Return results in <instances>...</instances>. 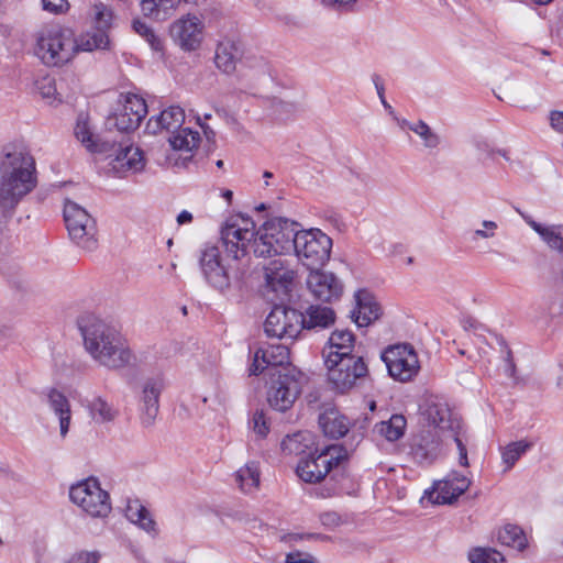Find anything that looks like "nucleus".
Here are the masks:
<instances>
[{"label": "nucleus", "instance_id": "nucleus-49", "mask_svg": "<svg viewBox=\"0 0 563 563\" xmlns=\"http://www.w3.org/2000/svg\"><path fill=\"white\" fill-rule=\"evenodd\" d=\"M113 125L121 132L133 131L140 125V121L135 120L133 117L126 114V112L119 111L113 117Z\"/></svg>", "mask_w": 563, "mask_h": 563}, {"label": "nucleus", "instance_id": "nucleus-35", "mask_svg": "<svg viewBox=\"0 0 563 563\" xmlns=\"http://www.w3.org/2000/svg\"><path fill=\"white\" fill-rule=\"evenodd\" d=\"M240 59V49L233 42L227 41L218 44L216 49L214 62L217 67L225 73L231 74L236 68Z\"/></svg>", "mask_w": 563, "mask_h": 563}, {"label": "nucleus", "instance_id": "nucleus-23", "mask_svg": "<svg viewBox=\"0 0 563 563\" xmlns=\"http://www.w3.org/2000/svg\"><path fill=\"white\" fill-rule=\"evenodd\" d=\"M354 300L355 307L351 310V318L358 328L368 327L382 317L383 308L368 290H357Z\"/></svg>", "mask_w": 563, "mask_h": 563}, {"label": "nucleus", "instance_id": "nucleus-27", "mask_svg": "<svg viewBox=\"0 0 563 563\" xmlns=\"http://www.w3.org/2000/svg\"><path fill=\"white\" fill-rule=\"evenodd\" d=\"M355 336L350 330H335L331 333L327 345L323 349V357L331 358L354 355Z\"/></svg>", "mask_w": 563, "mask_h": 563}, {"label": "nucleus", "instance_id": "nucleus-14", "mask_svg": "<svg viewBox=\"0 0 563 563\" xmlns=\"http://www.w3.org/2000/svg\"><path fill=\"white\" fill-rule=\"evenodd\" d=\"M388 374L402 383L411 380L420 369L415 349L410 344H396L385 349L380 355Z\"/></svg>", "mask_w": 563, "mask_h": 563}, {"label": "nucleus", "instance_id": "nucleus-30", "mask_svg": "<svg viewBox=\"0 0 563 563\" xmlns=\"http://www.w3.org/2000/svg\"><path fill=\"white\" fill-rule=\"evenodd\" d=\"M82 406L96 423L112 422L119 416V410L100 395L85 399Z\"/></svg>", "mask_w": 563, "mask_h": 563}, {"label": "nucleus", "instance_id": "nucleus-62", "mask_svg": "<svg viewBox=\"0 0 563 563\" xmlns=\"http://www.w3.org/2000/svg\"><path fill=\"white\" fill-rule=\"evenodd\" d=\"M356 0H322V2L327 5L338 4L340 7H346L355 3Z\"/></svg>", "mask_w": 563, "mask_h": 563}, {"label": "nucleus", "instance_id": "nucleus-24", "mask_svg": "<svg viewBox=\"0 0 563 563\" xmlns=\"http://www.w3.org/2000/svg\"><path fill=\"white\" fill-rule=\"evenodd\" d=\"M295 271L278 258L265 267L266 285L275 292L287 294L295 278Z\"/></svg>", "mask_w": 563, "mask_h": 563}, {"label": "nucleus", "instance_id": "nucleus-31", "mask_svg": "<svg viewBox=\"0 0 563 563\" xmlns=\"http://www.w3.org/2000/svg\"><path fill=\"white\" fill-rule=\"evenodd\" d=\"M334 320L335 314L331 308L311 305L307 308L305 314L301 313L300 331L302 329H325L333 324Z\"/></svg>", "mask_w": 563, "mask_h": 563}, {"label": "nucleus", "instance_id": "nucleus-50", "mask_svg": "<svg viewBox=\"0 0 563 563\" xmlns=\"http://www.w3.org/2000/svg\"><path fill=\"white\" fill-rule=\"evenodd\" d=\"M253 431L261 438H265L269 432L267 419L262 410H256L251 419Z\"/></svg>", "mask_w": 563, "mask_h": 563}, {"label": "nucleus", "instance_id": "nucleus-15", "mask_svg": "<svg viewBox=\"0 0 563 563\" xmlns=\"http://www.w3.org/2000/svg\"><path fill=\"white\" fill-rule=\"evenodd\" d=\"M301 312L285 306H274L264 322L267 336L295 339L300 333Z\"/></svg>", "mask_w": 563, "mask_h": 563}, {"label": "nucleus", "instance_id": "nucleus-36", "mask_svg": "<svg viewBox=\"0 0 563 563\" xmlns=\"http://www.w3.org/2000/svg\"><path fill=\"white\" fill-rule=\"evenodd\" d=\"M75 136L90 153L108 152L109 140H97L90 131L87 120L82 117L77 120Z\"/></svg>", "mask_w": 563, "mask_h": 563}, {"label": "nucleus", "instance_id": "nucleus-32", "mask_svg": "<svg viewBox=\"0 0 563 563\" xmlns=\"http://www.w3.org/2000/svg\"><path fill=\"white\" fill-rule=\"evenodd\" d=\"M319 426L324 435L339 439L349 431V421L335 409H329L319 416Z\"/></svg>", "mask_w": 563, "mask_h": 563}, {"label": "nucleus", "instance_id": "nucleus-53", "mask_svg": "<svg viewBox=\"0 0 563 563\" xmlns=\"http://www.w3.org/2000/svg\"><path fill=\"white\" fill-rule=\"evenodd\" d=\"M483 229H477L473 233V240L481 239H490L495 235V232L498 228L495 221L485 220L482 223Z\"/></svg>", "mask_w": 563, "mask_h": 563}, {"label": "nucleus", "instance_id": "nucleus-11", "mask_svg": "<svg viewBox=\"0 0 563 563\" xmlns=\"http://www.w3.org/2000/svg\"><path fill=\"white\" fill-rule=\"evenodd\" d=\"M70 500L92 518H106L111 511L109 494L96 478H87L69 489Z\"/></svg>", "mask_w": 563, "mask_h": 563}, {"label": "nucleus", "instance_id": "nucleus-42", "mask_svg": "<svg viewBox=\"0 0 563 563\" xmlns=\"http://www.w3.org/2000/svg\"><path fill=\"white\" fill-rule=\"evenodd\" d=\"M406 427L407 420L402 415H393L389 420L376 424V430L386 440L394 442L404 435Z\"/></svg>", "mask_w": 563, "mask_h": 563}, {"label": "nucleus", "instance_id": "nucleus-1", "mask_svg": "<svg viewBox=\"0 0 563 563\" xmlns=\"http://www.w3.org/2000/svg\"><path fill=\"white\" fill-rule=\"evenodd\" d=\"M36 185L33 156L21 147L5 146L0 155V217L10 214Z\"/></svg>", "mask_w": 563, "mask_h": 563}, {"label": "nucleus", "instance_id": "nucleus-6", "mask_svg": "<svg viewBox=\"0 0 563 563\" xmlns=\"http://www.w3.org/2000/svg\"><path fill=\"white\" fill-rule=\"evenodd\" d=\"M427 417L432 428L427 430H434L442 435L443 440L452 439L459 450V463L461 466H468L466 445L462 440V421L453 415L446 404H431L427 409Z\"/></svg>", "mask_w": 563, "mask_h": 563}, {"label": "nucleus", "instance_id": "nucleus-22", "mask_svg": "<svg viewBox=\"0 0 563 563\" xmlns=\"http://www.w3.org/2000/svg\"><path fill=\"white\" fill-rule=\"evenodd\" d=\"M202 21L191 14L176 20L170 25V35L185 51H195L202 41Z\"/></svg>", "mask_w": 563, "mask_h": 563}, {"label": "nucleus", "instance_id": "nucleus-13", "mask_svg": "<svg viewBox=\"0 0 563 563\" xmlns=\"http://www.w3.org/2000/svg\"><path fill=\"white\" fill-rule=\"evenodd\" d=\"M199 267L210 287L222 294L230 290L233 277L229 266L223 262L219 246L203 245L199 254Z\"/></svg>", "mask_w": 563, "mask_h": 563}, {"label": "nucleus", "instance_id": "nucleus-52", "mask_svg": "<svg viewBox=\"0 0 563 563\" xmlns=\"http://www.w3.org/2000/svg\"><path fill=\"white\" fill-rule=\"evenodd\" d=\"M100 553L97 551H79L70 555L65 563H99Z\"/></svg>", "mask_w": 563, "mask_h": 563}, {"label": "nucleus", "instance_id": "nucleus-10", "mask_svg": "<svg viewBox=\"0 0 563 563\" xmlns=\"http://www.w3.org/2000/svg\"><path fill=\"white\" fill-rule=\"evenodd\" d=\"M64 220L70 239L82 250L97 249V227L95 219L78 203L66 200Z\"/></svg>", "mask_w": 563, "mask_h": 563}, {"label": "nucleus", "instance_id": "nucleus-45", "mask_svg": "<svg viewBox=\"0 0 563 563\" xmlns=\"http://www.w3.org/2000/svg\"><path fill=\"white\" fill-rule=\"evenodd\" d=\"M531 444L527 441H516L506 445L501 452L503 462L506 464V471H509L516 462L530 449Z\"/></svg>", "mask_w": 563, "mask_h": 563}, {"label": "nucleus", "instance_id": "nucleus-59", "mask_svg": "<svg viewBox=\"0 0 563 563\" xmlns=\"http://www.w3.org/2000/svg\"><path fill=\"white\" fill-rule=\"evenodd\" d=\"M133 29L142 37L146 36V34L153 30L145 22H143L141 20H135L133 22Z\"/></svg>", "mask_w": 563, "mask_h": 563}, {"label": "nucleus", "instance_id": "nucleus-58", "mask_svg": "<svg viewBox=\"0 0 563 563\" xmlns=\"http://www.w3.org/2000/svg\"><path fill=\"white\" fill-rule=\"evenodd\" d=\"M322 525L328 527H335L340 525L341 518L336 512H324L320 516Z\"/></svg>", "mask_w": 563, "mask_h": 563}, {"label": "nucleus", "instance_id": "nucleus-21", "mask_svg": "<svg viewBox=\"0 0 563 563\" xmlns=\"http://www.w3.org/2000/svg\"><path fill=\"white\" fill-rule=\"evenodd\" d=\"M300 224L286 218H274L262 227L266 239H271L280 255L290 254Z\"/></svg>", "mask_w": 563, "mask_h": 563}, {"label": "nucleus", "instance_id": "nucleus-43", "mask_svg": "<svg viewBox=\"0 0 563 563\" xmlns=\"http://www.w3.org/2000/svg\"><path fill=\"white\" fill-rule=\"evenodd\" d=\"M251 249L256 257H272L280 255L271 239L265 238V233L260 228L254 231Z\"/></svg>", "mask_w": 563, "mask_h": 563}, {"label": "nucleus", "instance_id": "nucleus-44", "mask_svg": "<svg viewBox=\"0 0 563 563\" xmlns=\"http://www.w3.org/2000/svg\"><path fill=\"white\" fill-rule=\"evenodd\" d=\"M120 111L126 112V114L142 122L147 113V106L142 97L135 93H126Z\"/></svg>", "mask_w": 563, "mask_h": 563}, {"label": "nucleus", "instance_id": "nucleus-54", "mask_svg": "<svg viewBox=\"0 0 563 563\" xmlns=\"http://www.w3.org/2000/svg\"><path fill=\"white\" fill-rule=\"evenodd\" d=\"M473 146L476 148L481 156L492 157L495 154V148L493 147L490 142L485 137H474Z\"/></svg>", "mask_w": 563, "mask_h": 563}, {"label": "nucleus", "instance_id": "nucleus-51", "mask_svg": "<svg viewBox=\"0 0 563 563\" xmlns=\"http://www.w3.org/2000/svg\"><path fill=\"white\" fill-rule=\"evenodd\" d=\"M37 90L40 91L41 96L44 99L47 100H55L56 99V85L53 78L51 77H44L41 80L36 82Z\"/></svg>", "mask_w": 563, "mask_h": 563}, {"label": "nucleus", "instance_id": "nucleus-37", "mask_svg": "<svg viewBox=\"0 0 563 563\" xmlns=\"http://www.w3.org/2000/svg\"><path fill=\"white\" fill-rule=\"evenodd\" d=\"M110 40L103 30H93L81 34L79 37L75 36V56L79 52H92L95 49H104L109 46Z\"/></svg>", "mask_w": 563, "mask_h": 563}, {"label": "nucleus", "instance_id": "nucleus-8", "mask_svg": "<svg viewBox=\"0 0 563 563\" xmlns=\"http://www.w3.org/2000/svg\"><path fill=\"white\" fill-rule=\"evenodd\" d=\"M324 365L329 383L340 393L350 390L358 379L368 374L367 363L362 355L357 354L334 358L329 356L328 360H324Z\"/></svg>", "mask_w": 563, "mask_h": 563}, {"label": "nucleus", "instance_id": "nucleus-26", "mask_svg": "<svg viewBox=\"0 0 563 563\" xmlns=\"http://www.w3.org/2000/svg\"><path fill=\"white\" fill-rule=\"evenodd\" d=\"M184 122V109L178 106H170L158 115L152 117L146 124V130L152 134H157L163 131L170 133L183 126Z\"/></svg>", "mask_w": 563, "mask_h": 563}, {"label": "nucleus", "instance_id": "nucleus-16", "mask_svg": "<svg viewBox=\"0 0 563 563\" xmlns=\"http://www.w3.org/2000/svg\"><path fill=\"white\" fill-rule=\"evenodd\" d=\"M102 154L117 174L139 173L145 166L143 152L128 142L109 141L108 152Z\"/></svg>", "mask_w": 563, "mask_h": 563}, {"label": "nucleus", "instance_id": "nucleus-28", "mask_svg": "<svg viewBox=\"0 0 563 563\" xmlns=\"http://www.w3.org/2000/svg\"><path fill=\"white\" fill-rule=\"evenodd\" d=\"M47 402L51 410L59 421V433L65 438L69 431L71 421V409L67 397L59 390L52 388L47 393Z\"/></svg>", "mask_w": 563, "mask_h": 563}, {"label": "nucleus", "instance_id": "nucleus-17", "mask_svg": "<svg viewBox=\"0 0 563 563\" xmlns=\"http://www.w3.org/2000/svg\"><path fill=\"white\" fill-rule=\"evenodd\" d=\"M292 368L289 349L285 344H269L255 351L249 372L250 375H258L267 369L269 374L278 375L279 371L286 373Z\"/></svg>", "mask_w": 563, "mask_h": 563}, {"label": "nucleus", "instance_id": "nucleus-12", "mask_svg": "<svg viewBox=\"0 0 563 563\" xmlns=\"http://www.w3.org/2000/svg\"><path fill=\"white\" fill-rule=\"evenodd\" d=\"M255 223L246 216L238 214L229 218L221 230L222 245L229 256L240 260L251 249Z\"/></svg>", "mask_w": 563, "mask_h": 563}, {"label": "nucleus", "instance_id": "nucleus-46", "mask_svg": "<svg viewBox=\"0 0 563 563\" xmlns=\"http://www.w3.org/2000/svg\"><path fill=\"white\" fill-rule=\"evenodd\" d=\"M409 130L421 137L426 148L434 150L439 147L441 143L440 135L432 131V129L424 121L419 120L415 122L413 125H409Z\"/></svg>", "mask_w": 563, "mask_h": 563}, {"label": "nucleus", "instance_id": "nucleus-34", "mask_svg": "<svg viewBox=\"0 0 563 563\" xmlns=\"http://www.w3.org/2000/svg\"><path fill=\"white\" fill-rule=\"evenodd\" d=\"M168 142L173 150L191 154L199 145L201 137L198 131L190 128H179L170 132Z\"/></svg>", "mask_w": 563, "mask_h": 563}, {"label": "nucleus", "instance_id": "nucleus-40", "mask_svg": "<svg viewBox=\"0 0 563 563\" xmlns=\"http://www.w3.org/2000/svg\"><path fill=\"white\" fill-rule=\"evenodd\" d=\"M260 467L256 462H249L236 471L235 482L241 490L251 493L260 486Z\"/></svg>", "mask_w": 563, "mask_h": 563}, {"label": "nucleus", "instance_id": "nucleus-57", "mask_svg": "<svg viewBox=\"0 0 563 563\" xmlns=\"http://www.w3.org/2000/svg\"><path fill=\"white\" fill-rule=\"evenodd\" d=\"M143 38L150 44L151 48L155 52H162L163 51V42L159 36L155 34V32L152 30L146 34V36H143Z\"/></svg>", "mask_w": 563, "mask_h": 563}, {"label": "nucleus", "instance_id": "nucleus-29", "mask_svg": "<svg viewBox=\"0 0 563 563\" xmlns=\"http://www.w3.org/2000/svg\"><path fill=\"white\" fill-rule=\"evenodd\" d=\"M471 481L459 474L457 472L451 473L444 481L438 485V498L442 504H452L455 501L467 488Z\"/></svg>", "mask_w": 563, "mask_h": 563}, {"label": "nucleus", "instance_id": "nucleus-56", "mask_svg": "<svg viewBox=\"0 0 563 563\" xmlns=\"http://www.w3.org/2000/svg\"><path fill=\"white\" fill-rule=\"evenodd\" d=\"M549 120L551 128L555 132L563 133V111H552Z\"/></svg>", "mask_w": 563, "mask_h": 563}, {"label": "nucleus", "instance_id": "nucleus-5", "mask_svg": "<svg viewBox=\"0 0 563 563\" xmlns=\"http://www.w3.org/2000/svg\"><path fill=\"white\" fill-rule=\"evenodd\" d=\"M332 240L320 229H298L291 253L308 269L323 266L330 258Z\"/></svg>", "mask_w": 563, "mask_h": 563}, {"label": "nucleus", "instance_id": "nucleus-41", "mask_svg": "<svg viewBox=\"0 0 563 563\" xmlns=\"http://www.w3.org/2000/svg\"><path fill=\"white\" fill-rule=\"evenodd\" d=\"M498 541L518 551H523L527 545V537L523 530L516 525H506L498 531Z\"/></svg>", "mask_w": 563, "mask_h": 563}, {"label": "nucleus", "instance_id": "nucleus-38", "mask_svg": "<svg viewBox=\"0 0 563 563\" xmlns=\"http://www.w3.org/2000/svg\"><path fill=\"white\" fill-rule=\"evenodd\" d=\"M125 517L132 523L139 526L146 532L155 531V521L151 517L150 511L139 500H132L128 503L125 509Z\"/></svg>", "mask_w": 563, "mask_h": 563}, {"label": "nucleus", "instance_id": "nucleus-25", "mask_svg": "<svg viewBox=\"0 0 563 563\" xmlns=\"http://www.w3.org/2000/svg\"><path fill=\"white\" fill-rule=\"evenodd\" d=\"M525 222L540 236V239L551 249L563 253V224H542L532 219L531 216L517 209Z\"/></svg>", "mask_w": 563, "mask_h": 563}, {"label": "nucleus", "instance_id": "nucleus-9", "mask_svg": "<svg viewBox=\"0 0 563 563\" xmlns=\"http://www.w3.org/2000/svg\"><path fill=\"white\" fill-rule=\"evenodd\" d=\"M303 375L296 368L286 373L279 371L269 374L267 401L277 411H286L292 407L302 388Z\"/></svg>", "mask_w": 563, "mask_h": 563}, {"label": "nucleus", "instance_id": "nucleus-63", "mask_svg": "<svg viewBox=\"0 0 563 563\" xmlns=\"http://www.w3.org/2000/svg\"><path fill=\"white\" fill-rule=\"evenodd\" d=\"M11 336V328L0 324V343Z\"/></svg>", "mask_w": 563, "mask_h": 563}, {"label": "nucleus", "instance_id": "nucleus-7", "mask_svg": "<svg viewBox=\"0 0 563 563\" xmlns=\"http://www.w3.org/2000/svg\"><path fill=\"white\" fill-rule=\"evenodd\" d=\"M324 365L329 383L340 393L350 390L358 379L368 374L367 363L362 355L357 354L334 358L329 356L328 360H324Z\"/></svg>", "mask_w": 563, "mask_h": 563}, {"label": "nucleus", "instance_id": "nucleus-55", "mask_svg": "<svg viewBox=\"0 0 563 563\" xmlns=\"http://www.w3.org/2000/svg\"><path fill=\"white\" fill-rule=\"evenodd\" d=\"M67 4V0H42L43 9L51 13H62Z\"/></svg>", "mask_w": 563, "mask_h": 563}, {"label": "nucleus", "instance_id": "nucleus-48", "mask_svg": "<svg viewBox=\"0 0 563 563\" xmlns=\"http://www.w3.org/2000/svg\"><path fill=\"white\" fill-rule=\"evenodd\" d=\"M93 11L97 24L95 30H103L107 32V29L110 26L112 20L111 10L103 3L99 2L93 5Z\"/></svg>", "mask_w": 563, "mask_h": 563}, {"label": "nucleus", "instance_id": "nucleus-19", "mask_svg": "<svg viewBox=\"0 0 563 563\" xmlns=\"http://www.w3.org/2000/svg\"><path fill=\"white\" fill-rule=\"evenodd\" d=\"M164 388L165 380L162 375L151 376L142 382L139 407L143 426L150 427L154 423L159 411V397Z\"/></svg>", "mask_w": 563, "mask_h": 563}, {"label": "nucleus", "instance_id": "nucleus-18", "mask_svg": "<svg viewBox=\"0 0 563 563\" xmlns=\"http://www.w3.org/2000/svg\"><path fill=\"white\" fill-rule=\"evenodd\" d=\"M443 438L434 430H421L410 437L408 454L419 465L432 464L441 453Z\"/></svg>", "mask_w": 563, "mask_h": 563}, {"label": "nucleus", "instance_id": "nucleus-20", "mask_svg": "<svg viewBox=\"0 0 563 563\" xmlns=\"http://www.w3.org/2000/svg\"><path fill=\"white\" fill-rule=\"evenodd\" d=\"M306 284L313 298L323 302L336 301L343 294L342 282L331 272L310 269Z\"/></svg>", "mask_w": 563, "mask_h": 563}, {"label": "nucleus", "instance_id": "nucleus-33", "mask_svg": "<svg viewBox=\"0 0 563 563\" xmlns=\"http://www.w3.org/2000/svg\"><path fill=\"white\" fill-rule=\"evenodd\" d=\"M142 13L155 21L169 19L178 8L176 0H140Z\"/></svg>", "mask_w": 563, "mask_h": 563}, {"label": "nucleus", "instance_id": "nucleus-47", "mask_svg": "<svg viewBox=\"0 0 563 563\" xmlns=\"http://www.w3.org/2000/svg\"><path fill=\"white\" fill-rule=\"evenodd\" d=\"M471 563H505L504 556L496 550L477 548L468 553Z\"/></svg>", "mask_w": 563, "mask_h": 563}, {"label": "nucleus", "instance_id": "nucleus-64", "mask_svg": "<svg viewBox=\"0 0 563 563\" xmlns=\"http://www.w3.org/2000/svg\"><path fill=\"white\" fill-rule=\"evenodd\" d=\"M197 123L201 126V129L203 130L206 136L208 139H210V136L214 135L213 131L211 130V128L209 125H207L206 123H202L201 122V118L200 117H197Z\"/></svg>", "mask_w": 563, "mask_h": 563}, {"label": "nucleus", "instance_id": "nucleus-3", "mask_svg": "<svg viewBox=\"0 0 563 563\" xmlns=\"http://www.w3.org/2000/svg\"><path fill=\"white\" fill-rule=\"evenodd\" d=\"M75 34L59 25H46L33 34V55L46 67L60 68L75 58Z\"/></svg>", "mask_w": 563, "mask_h": 563}, {"label": "nucleus", "instance_id": "nucleus-2", "mask_svg": "<svg viewBox=\"0 0 563 563\" xmlns=\"http://www.w3.org/2000/svg\"><path fill=\"white\" fill-rule=\"evenodd\" d=\"M80 330L86 351L100 366L120 369L132 362V351L114 327L93 319L81 325Z\"/></svg>", "mask_w": 563, "mask_h": 563}, {"label": "nucleus", "instance_id": "nucleus-4", "mask_svg": "<svg viewBox=\"0 0 563 563\" xmlns=\"http://www.w3.org/2000/svg\"><path fill=\"white\" fill-rule=\"evenodd\" d=\"M349 459L346 449L341 445H329L318 454L309 453L297 464L296 473L306 483H318L330 472L343 468Z\"/></svg>", "mask_w": 563, "mask_h": 563}, {"label": "nucleus", "instance_id": "nucleus-60", "mask_svg": "<svg viewBox=\"0 0 563 563\" xmlns=\"http://www.w3.org/2000/svg\"><path fill=\"white\" fill-rule=\"evenodd\" d=\"M372 80L376 88L379 100L385 98V87L382 78L378 75H373Z\"/></svg>", "mask_w": 563, "mask_h": 563}, {"label": "nucleus", "instance_id": "nucleus-39", "mask_svg": "<svg viewBox=\"0 0 563 563\" xmlns=\"http://www.w3.org/2000/svg\"><path fill=\"white\" fill-rule=\"evenodd\" d=\"M313 445L312 435L307 431H299L287 435L282 441V450L286 454L302 455Z\"/></svg>", "mask_w": 563, "mask_h": 563}, {"label": "nucleus", "instance_id": "nucleus-61", "mask_svg": "<svg viewBox=\"0 0 563 563\" xmlns=\"http://www.w3.org/2000/svg\"><path fill=\"white\" fill-rule=\"evenodd\" d=\"M192 221V214L187 211V210H183L178 216H177V222L178 224H186V223H190Z\"/></svg>", "mask_w": 563, "mask_h": 563}]
</instances>
